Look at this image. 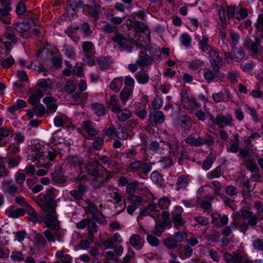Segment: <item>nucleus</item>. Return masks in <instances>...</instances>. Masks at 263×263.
<instances>
[{"label": "nucleus", "instance_id": "obj_48", "mask_svg": "<svg viewBox=\"0 0 263 263\" xmlns=\"http://www.w3.org/2000/svg\"><path fill=\"white\" fill-rule=\"evenodd\" d=\"M242 194L243 196L246 198H250L251 197L252 195L251 194V185L250 183V181L248 180L244 181L242 183Z\"/></svg>", "mask_w": 263, "mask_h": 263}, {"label": "nucleus", "instance_id": "obj_9", "mask_svg": "<svg viewBox=\"0 0 263 263\" xmlns=\"http://www.w3.org/2000/svg\"><path fill=\"white\" fill-rule=\"evenodd\" d=\"M181 104L183 108L188 110L196 109L199 106L195 98L186 91H182L181 93Z\"/></svg>", "mask_w": 263, "mask_h": 263}, {"label": "nucleus", "instance_id": "obj_61", "mask_svg": "<svg viewBox=\"0 0 263 263\" xmlns=\"http://www.w3.org/2000/svg\"><path fill=\"white\" fill-rule=\"evenodd\" d=\"M238 72L236 70H232L228 72L227 79L233 85L238 82Z\"/></svg>", "mask_w": 263, "mask_h": 263}, {"label": "nucleus", "instance_id": "obj_11", "mask_svg": "<svg viewBox=\"0 0 263 263\" xmlns=\"http://www.w3.org/2000/svg\"><path fill=\"white\" fill-rule=\"evenodd\" d=\"M261 39L258 36L256 37L254 41H251L250 45L245 43L244 46L246 49H249L250 51L254 54L257 55L259 52L263 51V47L261 45Z\"/></svg>", "mask_w": 263, "mask_h": 263}, {"label": "nucleus", "instance_id": "obj_6", "mask_svg": "<svg viewBox=\"0 0 263 263\" xmlns=\"http://www.w3.org/2000/svg\"><path fill=\"white\" fill-rule=\"evenodd\" d=\"M183 209L180 206H176L175 209L171 212V222L172 224L176 229H179L183 227L186 221L182 217Z\"/></svg>", "mask_w": 263, "mask_h": 263}, {"label": "nucleus", "instance_id": "obj_20", "mask_svg": "<svg viewBox=\"0 0 263 263\" xmlns=\"http://www.w3.org/2000/svg\"><path fill=\"white\" fill-rule=\"evenodd\" d=\"M154 219L167 227L170 228L172 226L170 214L166 211H163L161 212H160L159 217L156 218Z\"/></svg>", "mask_w": 263, "mask_h": 263}, {"label": "nucleus", "instance_id": "obj_4", "mask_svg": "<svg viewBox=\"0 0 263 263\" xmlns=\"http://www.w3.org/2000/svg\"><path fill=\"white\" fill-rule=\"evenodd\" d=\"M44 232V235L49 242L54 243L56 241L62 242L65 236L66 231L58 226V228H49Z\"/></svg>", "mask_w": 263, "mask_h": 263}, {"label": "nucleus", "instance_id": "obj_17", "mask_svg": "<svg viewBox=\"0 0 263 263\" xmlns=\"http://www.w3.org/2000/svg\"><path fill=\"white\" fill-rule=\"evenodd\" d=\"M223 258L227 263H241L243 260V257L239 252L226 253Z\"/></svg>", "mask_w": 263, "mask_h": 263}, {"label": "nucleus", "instance_id": "obj_44", "mask_svg": "<svg viewBox=\"0 0 263 263\" xmlns=\"http://www.w3.org/2000/svg\"><path fill=\"white\" fill-rule=\"evenodd\" d=\"M15 31L22 33L28 31L30 28V25L28 23H17L14 25Z\"/></svg>", "mask_w": 263, "mask_h": 263}, {"label": "nucleus", "instance_id": "obj_36", "mask_svg": "<svg viewBox=\"0 0 263 263\" xmlns=\"http://www.w3.org/2000/svg\"><path fill=\"white\" fill-rule=\"evenodd\" d=\"M255 31L259 37L263 39V14L258 15L255 25Z\"/></svg>", "mask_w": 263, "mask_h": 263}, {"label": "nucleus", "instance_id": "obj_42", "mask_svg": "<svg viewBox=\"0 0 263 263\" xmlns=\"http://www.w3.org/2000/svg\"><path fill=\"white\" fill-rule=\"evenodd\" d=\"M215 160V155L212 153H210L206 159L203 162L202 168L206 171L209 170Z\"/></svg>", "mask_w": 263, "mask_h": 263}, {"label": "nucleus", "instance_id": "obj_18", "mask_svg": "<svg viewBox=\"0 0 263 263\" xmlns=\"http://www.w3.org/2000/svg\"><path fill=\"white\" fill-rule=\"evenodd\" d=\"M16 32L13 27L7 26L5 28L3 37L5 39L12 41L13 43L16 44L18 41V38L16 35Z\"/></svg>", "mask_w": 263, "mask_h": 263}, {"label": "nucleus", "instance_id": "obj_7", "mask_svg": "<svg viewBox=\"0 0 263 263\" xmlns=\"http://www.w3.org/2000/svg\"><path fill=\"white\" fill-rule=\"evenodd\" d=\"M137 48L140 49L136 63L140 67H144L152 64L153 58L149 56L146 52V48L142 45L136 44Z\"/></svg>", "mask_w": 263, "mask_h": 263}, {"label": "nucleus", "instance_id": "obj_26", "mask_svg": "<svg viewBox=\"0 0 263 263\" xmlns=\"http://www.w3.org/2000/svg\"><path fill=\"white\" fill-rule=\"evenodd\" d=\"M135 78L138 82L140 84H145L149 81V76L146 71L144 69L138 72L135 74Z\"/></svg>", "mask_w": 263, "mask_h": 263}, {"label": "nucleus", "instance_id": "obj_16", "mask_svg": "<svg viewBox=\"0 0 263 263\" xmlns=\"http://www.w3.org/2000/svg\"><path fill=\"white\" fill-rule=\"evenodd\" d=\"M51 180L57 183H63L66 181V178L64 176L62 166H58L55 168L54 172L51 173Z\"/></svg>", "mask_w": 263, "mask_h": 263}, {"label": "nucleus", "instance_id": "obj_55", "mask_svg": "<svg viewBox=\"0 0 263 263\" xmlns=\"http://www.w3.org/2000/svg\"><path fill=\"white\" fill-rule=\"evenodd\" d=\"M1 65L4 68H8L11 67L15 63L14 59L12 57H8L6 58L0 59Z\"/></svg>", "mask_w": 263, "mask_h": 263}, {"label": "nucleus", "instance_id": "obj_53", "mask_svg": "<svg viewBox=\"0 0 263 263\" xmlns=\"http://www.w3.org/2000/svg\"><path fill=\"white\" fill-rule=\"evenodd\" d=\"M128 137V134L126 130L122 126H120L118 128L116 134L115 138L121 140H127Z\"/></svg>", "mask_w": 263, "mask_h": 263}, {"label": "nucleus", "instance_id": "obj_50", "mask_svg": "<svg viewBox=\"0 0 263 263\" xmlns=\"http://www.w3.org/2000/svg\"><path fill=\"white\" fill-rule=\"evenodd\" d=\"M150 213L152 214V217L154 219L158 218L160 216V211L158 209V206L154 203H150L146 206Z\"/></svg>", "mask_w": 263, "mask_h": 263}, {"label": "nucleus", "instance_id": "obj_59", "mask_svg": "<svg viewBox=\"0 0 263 263\" xmlns=\"http://www.w3.org/2000/svg\"><path fill=\"white\" fill-rule=\"evenodd\" d=\"M221 175V169L220 166L216 167L214 170L209 172L206 174L208 179H212L215 178L219 177Z\"/></svg>", "mask_w": 263, "mask_h": 263}, {"label": "nucleus", "instance_id": "obj_63", "mask_svg": "<svg viewBox=\"0 0 263 263\" xmlns=\"http://www.w3.org/2000/svg\"><path fill=\"white\" fill-rule=\"evenodd\" d=\"M218 73H216L215 71L214 72H213L209 69H206L204 71L203 77L205 80H206L208 82L210 83L215 79Z\"/></svg>", "mask_w": 263, "mask_h": 263}, {"label": "nucleus", "instance_id": "obj_62", "mask_svg": "<svg viewBox=\"0 0 263 263\" xmlns=\"http://www.w3.org/2000/svg\"><path fill=\"white\" fill-rule=\"evenodd\" d=\"M164 245L169 249H173L177 246V242L174 237H167L164 240Z\"/></svg>", "mask_w": 263, "mask_h": 263}, {"label": "nucleus", "instance_id": "obj_46", "mask_svg": "<svg viewBox=\"0 0 263 263\" xmlns=\"http://www.w3.org/2000/svg\"><path fill=\"white\" fill-rule=\"evenodd\" d=\"M140 182L137 180H134L127 184L126 193L128 195L134 194L136 190L139 187Z\"/></svg>", "mask_w": 263, "mask_h": 263}, {"label": "nucleus", "instance_id": "obj_31", "mask_svg": "<svg viewBox=\"0 0 263 263\" xmlns=\"http://www.w3.org/2000/svg\"><path fill=\"white\" fill-rule=\"evenodd\" d=\"M83 129L90 136H94L97 134L96 129L93 127L91 122L86 120L82 123Z\"/></svg>", "mask_w": 263, "mask_h": 263}, {"label": "nucleus", "instance_id": "obj_5", "mask_svg": "<svg viewBox=\"0 0 263 263\" xmlns=\"http://www.w3.org/2000/svg\"><path fill=\"white\" fill-rule=\"evenodd\" d=\"M55 208H47L46 209H42L43 211V216H44V221L48 228H58L60 226L55 211Z\"/></svg>", "mask_w": 263, "mask_h": 263}, {"label": "nucleus", "instance_id": "obj_2", "mask_svg": "<svg viewBox=\"0 0 263 263\" xmlns=\"http://www.w3.org/2000/svg\"><path fill=\"white\" fill-rule=\"evenodd\" d=\"M57 197L56 190L50 188L45 194H40L38 197V204L42 209L55 208L57 204L55 198Z\"/></svg>", "mask_w": 263, "mask_h": 263}, {"label": "nucleus", "instance_id": "obj_1", "mask_svg": "<svg viewBox=\"0 0 263 263\" xmlns=\"http://www.w3.org/2000/svg\"><path fill=\"white\" fill-rule=\"evenodd\" d=\"M58 154V151L55 148H50L48 149L47 152H41L39 149L33 151L31 154L28 155V159L34 162L36 161H40L41 160L44 161L48 159L49 161L44 163H42L43 165H44L45 168H49L51 164V162L53 161L55 156Z\"/></svg>", "mask_w": 263, "mask_h": 263}, {"label": "nucleus", "instance_id": "obj_27", "mask_svg": "<svg viewBox=\"0 0 263 263\" xmlns=\"http://www.w3.org/2000/svg\"><path fill=\"white\" fill-rule=\"evenodd\" d=\"M84 162L83 158L79 156H69L66 158V162L71 166H80Z\"/></svg>", "mask_w": 263, "mask_h": 263}, {"label": "nucleus", "instance_id": "obj_34", "mask_svg": "<svg viewBox=\"0 0 263 263\" xmlns=\"http://www.w3.org/2000/svg\"><path fill=\"white\" fill-rule=\"evenodd\" d=\"M11 10L10 7L6 5L4 8H0V20L5 23L10 24V18L8 17L9 12Z\"/></svg>", "mask_w": 263, "mask_h": 263}, {"label": "nucleus", "instance_id": "obj_38", "mask_svg": "<svg viewBox=\"0 0 263 263\" xmlns=\"http://www.w3.org/2000/svg\"><path fill=\"white\" fill-rule=\"evenodd\" d=\"M43 96V90L41 89H38L29 97L28 102L32 105H35L39 101V99Z\"/></svg>", "mask_w": 263, "mask_h": 263}, {"label": "nucleus", "instance_id": "obj_13", "mask_svg": "<svg viewBox=\"0 0 263 263\" xmlns=\"http://www.w3.org/2000/svg\"><path fill=\"white\" fill-rule=\"evenodd\" d=\"M209 54L211 60V64L214 71L216 73H219L220 71L219 65L221 62V58L219 53L214 50H210Z\"/></svg>", "mask_w": 263, "mask_h": 263}, {"label": "nucleus", "instance_id": "obj_57", "mask_svg": "<svg viewBox=\"0 0 263 263\" xmlns=\"http://www.w3.org/2000/svg\"><path fill=\"white\" fill-rule=\"evenodd\" d=\"M179 121L181 123V126L184 129H189L191 124L192 122L191 118L187 115H183L180 117Z\"/></svg>", "mask_w": 263, "mask_h": 263}, {"label": "nucleus", "instance_id": "obj_32", "mask_svg": "<svg viewBox=\"0 0 263 263\" xmlns=\"http://www.w3.org/2000/svg\"><path fill=\"white\" fill-rule=\"evenodd\" d=\"M83 129L90 136H94L97 134L96 129L93 127L91 122L86 120L82 123Z\"/></svg>", "mask_w": 263, "mask_h": 263}, {"label": "nucleus", "instance_id": "obj_39", "mask_svg": "<svg viewBox=\"0 0 263 263\" xmlns=\"http://www.w3.org/2000/svg\"><path fill=\"white\" fill-rule=\"evenodd\" d=\"M243 163L247 169L252 173L258 172L259 170L258 168L255 161L253 159H247L243 161Z\"/></svg>", "mask_w": 263, "mask_h": 263}, {"label": "nucleus", "instance_id": "obj_40", "mask_svg": "<svg viewBox=\"0 0 263 263\" xmlns=\"http://www.w3.org/2000/svg\"><path fill=\"white\" fill-rule=\"evenodd\" d=\"M10 134V130L7 127L0 128V146H4L7 142V138Z\"/></svg>", "mask_w": 263, "mask_h": 263}, {"label": "nucleus", "instance_id": "obj_33", "mask_svg": "<svg viewBox=\"0 0 263 263\" xmlns=\"http://www.w3.org/2000/svg\"><path fill=\"white\" fill-rule=\"evenodd\" d=\"M43 102L46 104L48 110L53 112L57 109L58 105L55 103V100L52 97H47L43 99Z\"/></svg>", "mask_w": 263, "mask_h": 263}, {"label": "nucleus", "instance_id": "obj_60", "mask_svg": "<svg viewBox=\"0 0 263 263\" xmlns=\"http://www.w3.org/2000/svg\"><path fill=\"white\" fill-rule=\"evenodd\" d=\"M108 104L111 106L110 110L111 111L115 110L116 107H121L119 105V100L117 95H113L110 96Z\"/></svg>", "mask_w": 263, "mask_h": 263}, {"label": "nucleus", "instance_id": "obj_56", "mask_svg": "<svg viewBox=\"0 0 263 263\" xmlns=\"http://www.w3.org/2000/svg\"><path fill=\"white\" fill-rule=\"evenodd\" d=\"M26 210L20 208L15 210L7 211V214L10 217L13 218H17L20 216H23L25 213Z\"/></svg>", "mask_w": 263, "mask_h": 263}, {"label": "nucleus", "instance_id": "obj_30", "mask_svg": "<svg viewBox=\"0 0 263 263\" xmlns=\"http://www.w3.org/2000/svg\"><path fill=\"white\" fill-rule=\"evenodd\" d=\"M93 112L98 116H103L106 114V108L103 104L99 103H93L91 104Z\"/></svg>", "mask_w": 263, "mask_h": 263}, {"label": "nucleus", "instance_id": "obj_41", "mask_svg": "<svg viewBox=\"0 0 263 263\" xmlns=\"http://www.w3.org/2000/svg\"><path fill=\"white\" fill-rule=\"evenodd\" d=\"M189 184V179L187 176L181 175L178 177L177 181L176 190L179 191L180 189H185Z\"/></svg>", "mask_w": 263, "mask_h": 263}, {"label": "nucleus", "instance_id": "obj_12", "mask_svg": "<svg viewBox=\"0 0 263 263\" xmlns=\"http://www.w3.org/2000/svg\"><path fill=\"white\" fill-rule=\"evenodd\" d=\"M165 116L161 111H149L148 115V121L151 126L156 127L158 124H161L164 122Z\"/></svg>", "mask_w": 263, "mask_h": 263}, {"label": "nucleus", "instance_id": "obj_19", "mask_svg": "<svg viewBox=\"0 0 263 263\" xmlns=\"http://www.w3.org/2000/svg\"><path fill=\"white\" fill-rule=\"evenodd\" d=\"M87 172L88 174L90 175L92 177L98 178V179L104 178V177H105V180H109L111 178V176L108 174V172L105 169H104V172L102 170L96 168H89Z\"/></svg>", "mask_w": 263, "mask_h": 263}, {"label": "nucleus", "instance_id": "obj_23", "mask_svg": "<svg viewBox=\"0 0 263 263\" xmlns=\"http://www.w3.org/2000/svg\"><path fill=\"white\" fill-rule=\"evenodd\" d=\"M29 215L30 220L33 222H37L41 223L44 221V218L37 214L32 207L30 206H27V210L26 211Z\"/></svg>", "mask_w": 263, "mask_h": 263}, {"label": "nucleus", "instance_id": "obj_37", "mask_svg": "<svg viewBox=\"0 0 263 263\" xmlns=\"http://www.w3.org/2000/svg\"><path fill=\"white\" fill-rule=\"evenodd\" d=\"M163 142H162L163 144L160 146V144L157 141H152L148 146V151L153 153H162V150L164 148V146H165Z\"/></svg>", "mask_w": 263, "mask_h": 263}, {"label": "nucleus", "instance_id": "obj_22", "mask_svg": "<svg viewBox=\"0 0 263 263\" xmlns=\"http://www.w3.org/2000/svg\"><path fill=\"white\" fill-rule=\"evenodd\" d=\"M112 62L111 58L109 57H100L98 60L99 67L103 71L109 68Z\"/></svg>", "mask_w": 263, "mask_h": 263}, {"label": "nucleus", "instance_id": "obj_35", "mask_svg": "<svg viewBox=\"0 0 263 263\" xmlns=\"http://www.w3.org/2000/svg\"><path fill=\"white\" fill-rule=\"evenodd\" d=\"M130 244L136 249L140 250L142 248L143 243L141 237L137 234L132 235L129 238Z\"/></svg>", "mask_w": 263, "mask_h": 263}, {"label": "nucleus", "instance_id": "obj_28", "mask_svg": "<svg viewBox=\"0 0 263 263\" xmlns=\"http://www.w3.org/2000/svg\"><path fill=\"white\" fill-rule=\"evenodd\" d=\"M132 88L128 87H124L119 93V98L122 103L125 105L129 97L133 94Z\"/></svg>", "mask_w": 263, "mask_h": 263}, {"label": "nucleus", "instance_id": "obj_54", "mask_svg": "<svg viewBox=\"0 0 263 263\" xmlns=\"http://www.w3.org/2000/svg\"><path fill=\"white\" fill-rule=\"evenodd\" d=\"M91 217L92 219L100 224L106 225L107 223L106 220L105 219V217L99 210L92 214Z\"/></svg>", "mask_w": 263, "mask_h": 263}, {"label": "nucleus", "instance_id": "obj_10", "mask_svg": "<svg viewBox=\"0 0 263 263\" xmlns=\"http://www.w3.org/2000/svg\"><path fill=\"white\" fill-rule=\"evenodd\" d=\"M234 119L231 114H219L217 115L214 121V123L219 127L224 128L226 126H231Z\"/></svg>", "mask_w": 263, "mask_h": 263}, {"label": "nucleus", "instance_id": "obj_58", "mask_svg": "<svg viewBox=\"0 0 263 263\" xmlns=\"http://www.w3.org/2000/svg\"><path fill=\"white\" fill-rule=\"evenodd\" d=\"M127 199L131 204L138 207L142 204L141 197L135 194L128 195Z\"/></svg>", "mask_w": 263, "mask_h": 263}, {"label": "nucleus", "instance_id": "obj_21", "mask_svg": "<svg viewBox=\"0 0 263 263\" xmlns=\"http://www.w3.org/2000/svg\"><path fill=\"white\" fill-rule=\"evenodd\" d=\"M3 185L4 186L5 193L13 195L16 193L18 190L17 186L13 183L12 179H7L3 181Z\"/></svg>", "mask_w": 263, "mask_h": 263}, {"label": "nucleus", "instance_id": "obj_51", "mask_svg": "<svg viewBox=\"0 0 263 263\" xmlns=\"http://www.w3.org/2000/svg\"><path fill=\"white\" fill-rule=\"evenodd\" d=\"M142 165L141 160H136L129 164L128 168L132 172H139L141 170Z\"/></svg>", "mask_w": 263, "mask_h": 263}, {"label": "nucleus", "instance_id": "obj_52", "mask_svg": "<svg viewBox=\"0 0 263 263\" xmlns=\"http://www.w3.org/2000/svg\"><path fill=\"white\" fill-rule=\"evenodd\" d=\"M69 122V118L64 115L57 116L54 119V123L58 127H61L63 124Z\"/></svg>", "mask_w": 263, "mask_h": 263}, {"label": "nucleus", "instance_id": "obj_25", "mask_svg": "<svg viewBox=\"0 0 263 263\" xmlns=\"http://www.w3.org/2000/svg\"><path fill=\"white\" fill-rule=\"evenodd\" d=\"M123 83V78L121 77H117L114 78L110 83L109 87L115 92H119L122 87Z\"/></svg>", "mask_w": 263, "mask_h": 263}, {"label": "nucleus", "instance_id": "obj_14", "mask_svg": "<svg viewBox=\"0 0 263 263\" xmlns=\"http://www.w3.org/2000/svg\"><path fill=\"white\" fill-rule=\"evenodd\" d=\"M112 112L116 114L117 119L122 122L128 119L132 115V112L130 110L127 108H122L121 106L116 107L115 110Z\"/></svg>", "mask_w": 263, "mask_h": 263}, {"label": "nucleus", "instance_id": "obj_45", "mask_svg": "<svg viewBox=\"0 0 263 263\" xmlns=\"http://www.w3.org/2000/svg\"><path fill=\"white\" fill-rule=\"evenodd\" d=\"M209 38L205 34H202L201 39L199 41V45L200 46V49L203 52L210 50L211 49L210 45L208 44Z\"/></svg>", "mask_w": 263, "mask_h": 263}, {"label": "nucleus", "instance_id": "obj_8", "mask_svg": "<svg viewBox=\"0 0 263 263\" xmlns=\"http://www.w3.org/2000/svg\"><path fill=\"white\" fill-rule=\"evenodd\" d=\"M165 146L168 147L170 149V154L177 157L179 159L185 158L187 155L183 147L179 145L177 141L172 143L163 142Z\"/></svg>", "mask_w": 263, "mask_h": 263}, {"label": "nucleus", "instance_id": "obj_15", "mask_svg": "<svg viewBox=\"0 0 263 263\" xmlns=\"http://www.w3.org/2000/svg\"><path fill=\"white\" fill-rule=\"evenodd\" d=\"M241 217L244 220H248L247 222L251 227H255L257 223V217L253 212L246 209H242L240 211Z\"/></svg>", "mask_w": 263, "mask_h": 263}, {"label": "nucleus", "instance_id": "obj_64", "mask_svg": "<svg viewBox=\"0 0 263 263\" xmlns=\"http://www.w3.org/2000/svg\"><path fill=\"white\" fill-rule=\"evenodd\" d=\"M77 88V85L73 81H68L64 86V89L68 93H73Z\"/></svg>", "mask_w": 263, "mask_h": 263}, {"label": "nucleus", "instance_id": "obj_3", "mask_svg": "<svg viewBox=\"0 0 263 263\" xmlns=\"http://www.w3.org/2000/svg\"><path fill=\"white\" fill-rule=\"evenodd\" d=\"M112 41L116 43L118 47L123 50L130 52L133 49V46L135 41L133 39L119 32L116 33L115 35L111 37Z\"/></svg>", "mask_w": 263, "mask_h": 263}, {"label": "nucleus", "instance_id": "obj_49", "mask_svg": "<svg viewBox=\"0 0 263 263\" xmlns=\"http://www.w3.org/2000/svg\"><path fill=\"white\" fill-rule=\"evenodd\" d=\"M21 158L20 156L10 157L8 158L7 164L9 168L17 167L20 163Z\"/></svg>", "mask_w": 263, "mask_h": 263}, {"label": "nucleus", "instance_id": "obj_29", "mask_svg": "<svg viewBox=\"0 0 263 263\" xmlns=\"http://www.w3.org/2000/svg\"><path fill=\"white\" fill-rule=\"evenodd\" d=\"M185 142L191 145L195 146H200L203 145L202 138L200 137L196 138L193 134L186 137Z\"/></svg>", "mask_w": 263, "mask_h": 263}, {"label": "nucleus", "instance_id": "obj_43", "mask_svg": "<svg viewBox=\"0 0 263 263\" xmlns=\"http://www.w3.org/2000/svg\"><path fill=\"white\" fill-rule=\"evenodd\" d=\"M235 50L234 49L233 50V60L234 62H240L244 58L245 52L243 49L241 48L237 49L236 47H235Z\"/></svg>", "mask_w": 263, "mask_h": 263}, {"label": "nucleus", "instance_id": "obj_47", "mask_svg": "<svg viewBox=\"0 0 263 263\" xmlns=\"http://www.w3.org/2000/svg\"><path fill=\"white\" fill-rule=\"evenodd\" d=\"M155 226L152 233L157 236H160L167 227L155 220Z\"/></svg>", "mask_w": 263, "mask_h": 263}, {"label": "nucleus", "instance_id": "obj_24", "mask_svg": "<svg viewBox=\"0 0 263 263\" xmlns=\"http://www.w3.org/2000/svg\"><path fill=\"white\" fill-rule=\"evenodd\" d=\"M84 6L85 7V9L88 11L89 15L93 18L94 20L97 21L99 19L98 12L100 8L99 5L93 3L92 6L87 4L86 5H84Z\"/></svg>", "mask_w": 263, "mask_h": 263}]
</instances>
